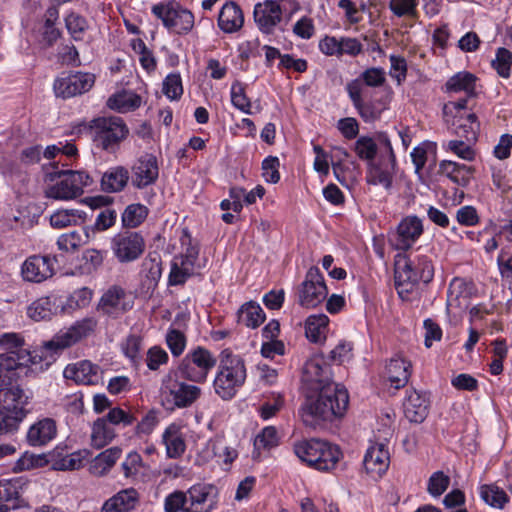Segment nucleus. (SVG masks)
I'll return each mask as SVG.
<instances>
[{
	"label": "nucleus",
	"instance_id": "obj_50",
	"mask_svg": "<svg viewBox=\"0 0 512 512\" xmlns=\"http://www.w3.org/2000/svg\"><path fill=\"white\" fill-rule=\"evenodd\" d=\"M77 342L78 341L75 338L71 327L69 326L68 328L62 329L57 334H55L51 340L45 343V347L49 350L57 352L71 347Z\"/></svg>",
	"mask_w": 512,
	"mask_h": 512
},
{
	"label": "nucleus",
	"instance_id": "obj_45",
	"mask_svg": "<svg viewBox=\"0 0 512 512\" xmlns=\"http://www.w3.org/2000/svg\"><path fill=\"white\" fill-rule=\"evenodd\" d=\"M192 264H188L183 260L175 257L171 263V270L168 277V283L171 286L183 285L188 278L194 274Z\"/></svg>",
	"mask_w": 512,
	"mask_h": 512
},
{
	"label": "nucleus",
	"instance_id": "obj_36",
	"mask_svg": "<svg viewBox=\"0 0 512 512\" xmlns=\"http://www.w3.org/2000/svg\"><path fill=\"white\" fill-rule=\"evenodd\" d=\"M122 454L121 448L114 446L98 454L90 465V471L96 476L107 474Z\"/></svg>",
	"mask_w": 512,
	"mask_h": 512
},
{
	"label": "nucleus",
	"instance_id": "obj_20",
	"mask_svg": "<svg viewBox=\"0 0 512 512\" xmlns=\"http://www.w3.org/2000/svg\"><path fill=\"white\" fill-rule=\"evenodd\" d=\"M389 452L382 443L370 446L363 459V465L366 472L373 477L381 476L389 467Z\"/></svg>",
	"mask_w": 512,
	"mask_h": 512
},
{
	"label": "nucleus",
	"instance_id": "obj_53",
	"mask_svg": "<svg viewBox=\"0 0 512 512\" xmlns=\"http://www.w3.org/2000/svg\"><path fill=\"white\" fill-rule=\"evenodd\" d=\"M144 467L142 457L139 453L130 452L121 464V470L126 479L135 480Z\"/></svg>",
	"mask_w": 512,
	"mask_h": 512
},
{
	"label": "nucleus",
	"instance_id": "obj_39",
	"mask_svg": "<svg viewBox=\"0 0 512 512\" xmlns=\"http://www.w3.org/2000/svg\"><path fill=\"white\" fill-rule=\"evenodd\" d=\"M329 319L326 315H311L305 322V335L314 343H320L325 339Z\"/></svg>",
	"mask_w": 512,
	"mask_h": 512
},
{
	"label": "nucleus",
	"instance_id": "obj_30",
	"mask_svg": "<svg viewBox=\"0 0 512 512\" xmlns=\"http://www.w3.org/2000/svg\"><path fill=\"white\" fill-rule=\"evenodd\" d=\"M27 400L24 391L17 386L0 388V408L7 412L22 413Z\"/></svg>",
	"mask_w": 512,
	"mask_h": 512
},
{
	"label": "nucleus",
	"instance_id": "obj_16",
	"mask_svg": "<svg viewBox=\"0 0 512 512\" xmlns=\"http://www.w3.org/2000/svg\"><path fill=\"white\" fill-rule=\"evenodd\" d=\"M158 176L157 159L152 154L141 156L132 166V184L138 189L155 183Z\"/></svg>",
	"mask_w": 512,
	"mask_h": 512
},
{
	"label": "nucleus",
	"instance_id": "obj_41",
	"mask_svg": "<svg viewBox=\"0 0 512 512\" xmlns=\"http://www.w3.org/2000/svg\"><path fill=\"white\" fill-rule=\"evenodd\" d=\"M353 149L360 160L368 162V166L377 163L375 134L359 137L354 143Z\"/></svg>",
	"mask_w": 512,
	"mask_h": 512
},
{
	"label": "nucleus",
	"instance_id": "obj_64",
	"mask_svg": "<svg viewBox=\"0 0 512 512\" xmlns=\"http://www.w3.org/2000/svg\"><path fill=\"white\" fill-rule=\"evenodd\" d=\"M390 71L389 75L396 80L398 85H401L407 77V62L402 56L390 55Z\"/></svg>",
	"mask_w": 512,
	"mask_h": 512
},
{
	"label": "nucleus",
	"instance_id": "obj_43",
	"mask_svg": "<svg viewBox=\"0 0 512 512\" xmlns=\"http://www.w3.org/2000/svg\"><path fill=\"white\" fill-rule=\"evenodd\" d=\"M265 320V313L259 304L249 302L239 311V321L250 328H257Z\"/></svg>",
	"mask_w": 512,
	"mask_h": 512
},
{
	"label": "nucleus",
	"instance_id": "obj_29",
	"mask_svg": "<svg viewBox=\"0 0 512 512\" xmlns=\"http://www.w3.org/2000/svg\"><path fill=\"white\" fill-rule=\"evenodd\" d=\"M244 23V17L240 7L234 3H226L220 10L218 26L225 33L238 31Z\"/></svg>",
	"mask_w": 512,
	"mask_h": 512
},
{
	"label": "nucleus",
	"instance_id": "obj_61",
	"mask_svg": "<svg viewBox=\"0 0 512 512\" xmlns=\"http://www.w3.org/2000/svg\"><path fill=\"white\" fill-rule=\"evenodd\" d=\"M471 144L466 140H450L443 147L463 160L473 161L475 159V151L472 149Z\"/></svg>",
	"mask_w": 512,
	"mask_h": 512
},
{
	"label": "nucleus",
	"instance_id": "obj_5",
	"mask_svg": "<svg viewBox=\"0 0 512 512\" xmlns=\"http://www.w3.org/2000/svg\"><path fill=\"white\" fill-rule=\"evenodd\" d=\"M89 128L96 147L114 153L129 134V129L120 117H98L90 121Z\"/></svg>",
	"mask_w": 512,
	"mask_h": 512
},
{
	"label": "nucleus",
	"instance_id": "obj_35",
	"mask_svg": "<svg viewBox=\"0 0 512 512\" xmlns=\"http://www.w3.org/2000/svg\"><path fill=\"white\" fill-rule=\"evenodd\" d=\"M86 220V212L79 209H59L50 216V224L56 229L83 225Z\"/></svg>",
	"mask_w": 512,
	"mask_h": 512
},
{
	"label": "nucleus",
	"instance_id": "obj_12",
	"mask_svg": "<svg viewBox=\"0 0 512 512\" xmlns=\"http://www.w3.org/2000/svg\"><path fill=\"white\" fill-rule=\"evenodd\" d=\"M94 83V74L77 71L62 74L55 80L53 87L57 97L66 99L88 92Z\"/></svg>",
	"mask_w": 512,
	"mask_h": 512
},
{
	"label": "nucleus",
	"instance_id": "obj_11",
	"mask_svg": "<svg viewBox=\"0 0 512 512\" xmlns=\"http://www.w3.org/2000/svg\"><path fill=\"white\" fill-rule=\"evenodd\" d=\"M327 294L328 290L320 269L316 266L311 267L299 290L300 305L314 308L326 299Z\"/></svg>",
	"mask_w": 512,
	"mask_h": 512
},
{
	"label": "nucleus",
	"instance_id": "obj_25",
	"mask_svg": "<svg viewBox=\"0 0 512 512\" xmlns=\"http://www.w3.org/2000/svg\"><path fill=\"white\" fill-rule=\"evenodd\" d=\"M162 442L165 445L168 458H180L186 450L182 426L178 423L168 425L162 434Z\"/></svg>",
	"mask_w": 512,
	"mask_h": 512
},
{
	"label": "nucleus",
	"instance_id": "obj_17",
	"mask_svg": "<svg viewBox=\"0 0 512 512\" xmlns=\"http://www.w3.org/2000/svg\"><path fill=\"white\" fill-rule=\"evenodd\" d=\"M429 399L425 393L408 390L403 402L406 419L411 423H422L429 413Z\"/></svg>",
	"mask_w": 512,
	"mask_h": 512
},
{
	"label": "nucleus",
	"instance_id": "obj_31",
	"mask_svg": "<svg viewBox=\"0 0 512 512\" xmlns=\"http://www.w3.org/2000/svg\"><path fill=\"white\" fill-rule=\"evenodd\" d=\"M394 280L399 297L402 300H410L419 281L416 280L415 275L410 271V266L407 262L404 265H395Z\"/></svg>",
	"mask_w": 512,
	"mask_h": 512
},
{
	"label": "nucleus",
	"instance_id": "obj_55",
	"mask_svg": "<svg viewBox=\"0 0 512 512\" xmlns=\"http://www.w3.org/2000/svg\"><path fill=\"white\" fill-rule=\"evenodd\" d=\"M113 427L122 426L127 427L134 423L136 417L130 411H126L121 407L110 408L108 413L103 416Z\"/></svg>",
	"mask_w": 512,
	"mask_h": 512
},
{
	"label": "nucleus",
	"instance_id": "obj_52",
	"mask_svg": "<svg viewBox=\"0 0 512 512\" xmlns=\"http://www.w3.org/2000/svg\"><path fill=\"white\" fill-rule=\"evenodd\" d=\"M279 440L277 429L274 426H267L255 437L254 448L258 452L261 449L269 450L278 446Z\"/></svg>",
	"mask_w": 512,
	"mask_h": 512
},
{
	"label": "nucleus",
	"instance_id": "obj_54",
	"mask_svg": "<svg viewBox=\"0 0 512 512\" xmlns=\"http://www.w3.org/2000/svg\"><path fill=\"white\" fill-rule=\"evenodd\" d=\"M84 243L83 234L76 230L60 235L57 240L59 250L64 252H75Z\"/></svg>",
	"mask_w": 512,
	"mask_h": 512
},
{
	"label": "nucleus",
	"instance_id": "obj_4",
	"mask_svg": "<svg viewBox=\"0 0 512 512\" xmlns=\"http://www.w3.org/2000/svg\"><path fill=\"white\" fill-rule=\"evenodd\" d=\"M377 163L368 166L367 183L380 185L386 190L392 187L393 178L397 172V158L391 139L386 132L375 133Z\"/></svg>",
	"mask_w": 512,
	"mask_h": 512
},
{
	"label": "nucleus",
	"instance_id": "obj_38",
	"mask_svg": "<svg viewBox=\"0 0 512 512\" xmlns=\"http://www.w3.org/2000/svg\"><path fill=\"white\" fill-rule=\"evenodd\" d=\"M142 98L133 91H122L111 96L107 105L120 113L133 111L141 106Z\"/></svg>",
	"mask_w": 512,
	"mask_h": 512
},
{
	"label": "nucleus",
	"instance_id": "obj_57",
	"mask_svg": "<svg viewBox=\"0 0 512 512\" xmlns=\"http://www.w3.org/2000/svg\"><path fill=\"white\" fill-rule=\"evenodd\" d=\"M418 3L419 0H390L389 8L397 17L415 18Z\"/></svg>",
	"mask_w": 512,
	"mask_h": 512
},
{
	"label": "nucleus",
	"instance_id": "obj_48",
	"mask_svg": "<svg viewBox=\"0 0 512 512\" xmlns=\"http://www.w3.org/2000/svg\"><path fill=\"white\" fill-rule=\"evenodd\" d=\"M491 65L500 77L509 78L511 76L512 52L504 47L498 48Z\"/></svg>",
	"mask_w": 512,
	"mask_h": 512
},
{
	"label": "nucleus",
	"instance_id": "obj_1",
	"mask_svg": "<svg viewBox=\"0 0 512 512\" xmlns=\"http://www.w3.org/2000/svg\"><path fill=\"white\" fill-rule=\"evenodd\" d=\"M349 403L347 390L339 384L323 387L316 398H308L301 408L305 425L316 427L321 421H332L344 415Z\"/></svg>",
	"mask_w": 512,
	"mask_h": 512
},
{
	"label": "nucleus",
	"instance_id": "obj_62",
	"mask_svg": "<svg viewBox=\"0 0 512 512\" xmlns=\"http://www.w3.org/2000/svg\"><path fill=\"white\" fill-rule=\"evenodd\" d=\"M168 353L160 346H153L146 353L145 362L149 370L156 371L160 366L167 364Z\"/></svg>",
	"mask_w": 512,
	"mask_h": 512
},
{
	"label": "nucleus",
	"instance_id": "obj_10",
	"mask_svg": "<svg viewBox=\"0 0 512 512\" xmlns=\"http://www.w3.org/2000/svg\"><path fill=\"white\" fill-rule=\"evenodd\" d=\"M111 249L120 263L133 262L143 254L145 240L139 232L123 231L112 238Z\"/></svg>",
	"mask_w": 512,
	"mask_h": 512
},
{
	"label": "nucleus",
	"instance_id": "obj_32",
	"mask_svg": "<svg viewBox=\"0 0 512 512\" xmlns=\"http://www.w3.org/2000/svg\"><path fill=\"white\" fill-rule=\"evenodd\" d=\"M129 181V171L123 166L110 167L101 177V189L107 193L122 191Z\"/></svg>",
	"mask_w": 512,
	"mask_h": 512
},
{
	"label": "nucleus",
	"instance_id": "obj_58",
	"mask_svg": "<svg viewBox=\"0 0 512 512\" xmlns=\"http://www.w3.org/2000/svg\"><path fill=\"white\" fill-rule=\"evenodd\" d=\"M162 91L170 100H178L183 94L182 79L179 73H171L163 81Z\"/></svg>",
	"mask_w": 512,
	"mask_h": 512
},
{
	"label": "nucleus",
	"instance_id": "obj_49",
	"mask_svg": "<svg viewBox=\"0 0 512 512\" xmlns=\"http://www.w3.org/2000/svg\"><path fill=\"white\" fill-rule=\"evenodd\" d=\"M469 125L465 124H457L455 127V133L464 138L468 143H474L477 140V136L480 130V122L478 121L477 115L475 113H468L465 116Z\"/></svg>",
	"mask_w": 512,
	"mask_h": 512
},
{
	"label": "nucleus",
	"instance_id": "obj_3",
	"mask_svg": "<svg viewBox=\"0 0 512 512\" xmlns=\"http://www.w3.org/2000/svg\"><path fill=\"white\" fill-rule=\"evenodd\" d=\"M293 450L307 466L323 472L334 469L342 457L337 445L317 438L297 441L293 445Z\"/></svg>",
	"mask_w": 512,
	"mask_h": 512
},
{
	"label": "nucleus",
	"instance_id": "obj_59",
	"mask_svg": "<svg viewBox=\"0 0 512 512\" xmlns=\"http://www.w3.org/2000/svg\"><path fill=\"white\" fill-rule=\"evenodd\" d=\"M449 484L450 477L442 471H436L428 480L427 491L431 496L439 497L447 490Z\"/></svg>",
	"mask_w": 512,
	"mask_h": 512
},
{
	"label": "nucleus",
	"instance_id": "obj_40",
	"mask_svg": "<svg viewBox=\"0 0 512 512\" xmlns=\"http://www.w3.org/2000/svg\"><path fill=\"white\" fill-rule=\"evenodd\" d=\"M480 496L489 506L503 509L510 501L507 493L496 484H484L480 487Z\"/></svg>",
	"mask_w": 512,
	"mask_h": 512
},
{
	"label": "nucleus",
	"instance_id": "obj_27",
	"mask_svg": "<svg viewBox=\"0 0 512 512\" xmlns=\"http://www.w3.org/2000/svg\"><path fill=\"white\" fill-rule=\"evenodd\" d=\"M90 456L87 449L78 450L69 454H63L56 448L51 454V466L56 471H72L80 469L84 461Z\"/></svg>",
	"mask_w": 512,
	"mask_h": 512
},
{
	"label": "nucleus",
	"instance_id": "obj_26",
	"mask_svg": "<svg viewBox=\"0 0 512 512\" xmlns=\"http://www.w3.org/2000/svg\"><path fill=\"white\" fill-rule=\"evenodd\" d=\"M56 432L55 421L50 418H44L29 428L26 439L31 446H44L55 438Z\"/></svg>",
	"mask_w": 512,
	"mask_h": 512
},
{
	"label": "nucleus",
	"instance_id": "obj_37",
	"mask_svg": "<svg viewBox=\"0 0 512 512\" xmlns=\"http://www.w3.org/2000/svg\"><path fill=\"white\" fill-rule=\"evenodd\" d=\"M116 437L114 427L103 417L96 419L91 429V445L101 449L108 445Z\"/></svg>",
	"mask_w": 512,
	"mask_h": 512
},
{
	"label": "nucleus",
	"instance_id": "obj_56",
	"mask_svg": "<svg viewBox=\"0 0 512 512\" xmlns=\"http://www.w3.org/2000/svg\"><path fill=\"white\" fill-rule=\"evenodd\" d=\"M142 339L137 335H129L122 345L123 353L131 360L134 366L141 363Z\"/></svg>",
	"mask_w": 512,
	"mask_h": 512
},
{
	"label": "nucleus",
	"instance_id": "obj_51",
	"mask_svg": "<svg viewBox=\"0 0 512 512\" xmlns=\"http://www.w3.org/2000/svg\"><path fill=\"white\" fill-rule=\"evenodd\" d=\"M180 241L182 245V252L179 256L176 257L188 264L195 266L199 256L198 244L193 241L190 233L187 230H183Z\"/></svg>",
	"mask_w": 512,
	"mask_h": 512
},
{
	"label": "nucleus",
	"instance_id": "obj_47",
	"mask_svg": "<svg viewBox=\"0 0 512 512\" xmlns=\"http://www.w3.org/2000/svg\"><path fill=\"white\" fill-rule=\"evenodd\" d=\"M65 26L75 41L83 40L89 28L86 18L75 12H71L65 17Z\"/></svg>",
	"mask_w": 512,
	"mask_h": 512
},
{
	"label": "nucleus",
	"instance_id": "obj_9",
	"mask_svg": "<svg viewBox=\"0 0 512 512\" xmlns=\"http://www.w3.org/2000/svg\"><path fill=\"white\" fill-rule=\"evenodd\" d=\"M152 13L165 28L176 34H187L194 26V15L175 2L156 4L152 7Z\"/></svg>",
	"mask_w": 512,
	"mask_h": 512
},
{
	"label": "nucleus",
	"instance_id": "obj_2",
	"mask_svg": "<svg viewBox=\"0 0 512 512\" xmlns=\"http://www.w3.org/2000/svg\"><path fill=\"white\" fill-rule=\"evenodd\" d=\"M247 378L245 361L229 348L219 354V364L213 381L215 393L223 400H231Z\"/></svg>",
	"mask_w": 512,
	"mask_h": 512
},
{
	"label": "nucleus",
	"instance_id": "obj_44",
	"mask_svg": "<svg viewBox=\"0 0 512 512\" xmlns=\"http://www.w3.org/2000/svg\"><path fill=\"white\" fill-rule=\"evenodd\" d=\"M149 209L140 203L128 205L122 213V224L126 228H136L147 218Z\"/></svg>",
	"mask_w": 512,
	"mask_h": 512
},
{
	"label": "nucleus",
	"instance_id": "obj_18",
	"mask_svg": "<svg viewBox=\"0 0 512 512\" xmlns=\"http://www.w3.org/2000/svg\"><path fill=\"white\" fill-rule=\"evenodd\" d=\"M36 356L28 351L27 349H20L15 351H9L0 354V373L9 375V373L18 374L17 371H21L26 368L32 367L36 363Z\"/></svg>",
	"mask_w": 512,
	"mask_h": 512
},
{
	"label": "nucleus",
	"instance_id": "obj_7",
	"mask_svg": "<svg viewBox=\"0 0 512 512\" xmlns=\"http://www.w3.org/2000/svg\"><path fill=\"white\" fill-rule=\"evenodd\" d=\"M162 406L167 411H175L192 406L201 396L200 387L183 381H170L161 386Z\"/></svg>",
	"mask_w": 512,
	"mask_h": 512
},
{
	"label": "nucleus",
	"instance_id": "obj_28",
	"mask_svg": "<svg viewBox=\"0 0 512 512\" xmlns=\"http://www.w3.org/2000/svg\"><path fill=\"white\" fill-rule=\"evenodd\" d=\"M438 173L447 177L456 185L466 187L471 181L474 168L454 161L442 160L439 163Z\"/></svg>",
	"mask_w": 512,
	"mask_h": 512
},
{
	"label": "nucleus",
	"instance_id": "obj_21",
	"mask_svg": "<svg viewBox=\"0 0 512 512\" xmlns=\"http://www.w3.org/2000/svg\"><path fill=\"white\" fill-rule=\"evenodd\" d=\"M99 370V366L94 365L88 360H83L68 365L64 370V376L67 379L74 380L78 384L96 385L101 379Z\"/></svg>",
	"mask_w": 512,
	"mask_h": 512
},
{
	"label": "nucleus",
	"instance_id": "obj_46",
	"mask_svg": "<svg viewBox=\"0 0 512 512\" xmlns=\"http://www.w3.org/2000/svg\"><path fill=\"white\" fill-rule=\"evenodd\" d=\"M48 464L46 456L43 454H34L30 452L23 453L12 466L14 473L30 471L37 468H42Z\"/></svg>",
	"mask_w": 512,
	"mask_h": 512
},
{
	"label": "nucleus",
	"instance_id": "obj_42",
	"mask_svg": "<svg viewBox=\"0 0 512 512\" xmlns=\"http://www.w3.org/2000/svg\"><path fill=\"white\" fill-rule=\"evenodd\" d=\"M190 507L186 512H210L211 504H207L209 490L205 486L195 485L188 490Z\"/></svg>",
	"mask_w": 512,
	"mask_h": 512
},
{
	"label": "nucleus",
	"instance_id": "obj_8",
	"mask_svg": "<svg viewBox=\"0 0 512 512\" xmlns=\"http://www.w3.org/2000/svg\"><path fill=\"white\" fill-rule=\"evenodd\" d=\"M93 184L89 174L82 171H65L59 179L46 190V197L56 200H71L83 193L84 187Z\"/></svg>",
	"mask_w": 512,
	"mask_h": 512
},
{
	"label": "nucleus",
	"instance_id": "obj_33",
	"mask_svg": "<svg viewBox=\"0 0 512 512\" xmlns=\"http://www.w3.org/2000/svg\"><path fill=\"white\" fill-rule=\"evenodd\" d=\"M58 300L55 296H45L35 300L27 308L28 317L34 321L50 319L59 310Z\"/></svg>",
	"mask_w": 512,
	"mask_h": 512
},
{
	"label": "nucleus",
	"instance_id": "obj_63",
	"mask_svg": "<svg viewBox=\"0 0 512 512\" xmlns=\"http://www.w3.org/2000/svg\"><path fill=\"white\" fill-rule=\"evenodd\" d=\"M284 398L281 394L272 393L270 400L264 402L260 408L259 413L262 419L268 420L283 408Z\"/></svg>",
	"mask_w": 512,
	"mask_h": 512
},
{
	"label": "nucleus",
	"instance_id": "obj_14",
	"mask_svg": "<svg viewBox=\"0 0 512 512\" xmlns=\"http://www.w3.org/2000/svg\"><path fill=\"white\" fill-rule=\"evenodd\" d=\"M282 9L278 1L265 0L254 7V20L259 30L266 34L274 32L282 20Z\"/></svg>",
	"mask_w": 512,
	"mask_h": 512
},
{
	"label": "nucleus",
	"instance_id": "obj_60",
	"mask_svg": "<svg viewBox=\"0 0 512 512\" xmlns=\"http://www.w3.org/2000/svg\"><path fill=\"white\" fill-rule=\"evenodd\" d=\"M98 326V320L95 317H85L73 323L70 327L77 341L92 335Z\"/></svg>",
	"mask_w": 512,
	"mask_h": 512
},
{
	"label": "nucleus",
	"instance_id": "obj_34",
	"mask_svg": "<svg viewBox=\"0 0 512 512\" xmlns=\"http://www.w3.org/2000/svg\"><path fill=\"white\" fill-rule=\"evenodd\" d=\"M476 81L477 77L470 72H458L448 79L445 84V91L447 93H460L463 92L468 97L476 96Z\"/></svg>",
	"mask_w": 512,
	"mask_h": 512
},
{
	"label": "nucleus",
	"instance_id": "obj_24",
	"mask_svg": "<svg viewBox=\"0 0 512 512\" xmlns=\"http://www.w3.org/2000/svg\"><path fill=\"white\" fill-rule=\"evenodd\" d=\"M411 371V362L399 354L392 357L386 365L387 379L395 389H400L408 383Z\"/></svg>",
	"mask_w": 512,
	"mask_h": 512
},
{
	"label": "nucleus",
	"instance_id": "obj_19",
	"mask_svg": "<svg viewBox=\"0 0 512 512\" xmlns=\"http://www.w3.org/2000/svg\"><path fill=\"white\" fill-rule=\"evenodd\" d=\"M423 233L422 221L416 216L403 219L397 228L395 247L398 250H408Z\"/></svg>",
	"mask_w": 512,
	"mask_h": 512
},
{
	"label": "nucleus",
	"instance_id": "obj_23",
	"mask_svg": "<svg viewBox=\"0 0 512 512\" xmlns=\"http://www.w3.org/2000/svg\"><path fill=\"white\" fill-rule=\"evenodd\" d=\"M139 500L140 495L136 489L126 488L106 500L101 512H131L137 507Z\"/></svg>",
	"mask_w": 512,
	"mask_h": 512
},
{
	"label": "nucleus",
	"instance_id": "obj_22",
	"mask_svg": "<svg viewBox=\"0 0 512 512\" xmlns=\"http://www.w3.org/2000/svg\"><path fill=\"white\" fill-rule=\"evenodd\" d=\"M405 262L410 266V271L415 275L416 280L429 283L434 276V266L431 259L426 255H397L395 265H404Z\"/></svg>",
	"mask_w": 512,
	"mask_h": 512
},
{
	"label": "nucleus",
	"instance_id": "obj_6",
	"mask_svg": "<svg viewBox=\"0 0 512 512\" xmlns=\"http://www.w3.org/2000/svg\"><path fill=\"white\" fill-rule=\"evenodd\" d=\"M216 363L217 359L208 349L197 346L184 356L178 370L182 378L194 383H204Z\"/></svg>",
	"mask_w": 512,
	"mask_h": 512
},
{
	"label": "nucleus",
	"instance_id": "obj_15",
	"mask_svg": "<svg viewBox=\"0 0 512 512\" xmlns=\"http://www.w3.org/2000/svg\"><path fill=\"white\" fill-rule=\"evenodd\" d=\"M54 274L53 261L49 256L33 255L21 266V275L25 281L40 283Z\"/></svg>",
	"mask_w": 512,
	"mask_h": 512
},
{
	"label": "nucleus",
	"instance_id": "obj_13",
	"mask_svg": "<svg viewBox=\"0 0 512 512\" xmlns=\"http://www.w3.org/2000/svg\"><path fill=\"white\" fill-rule=\"evenodd\" d=\"M133 307V301L128 293L120 286L114 285L101 296L97 310L101 314L117 319Z\"/></svg>",
	"mask_w": 512,
	"mask_h": 512
}]
</instances>
